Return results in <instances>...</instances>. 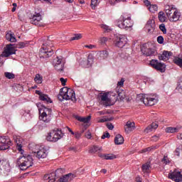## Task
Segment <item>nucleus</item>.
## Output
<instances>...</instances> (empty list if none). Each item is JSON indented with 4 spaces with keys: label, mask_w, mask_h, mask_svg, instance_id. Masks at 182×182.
I'll list each match as a JSON object with an SVG mask.
<instances>
[{
    "label": "nucleus",
    "mask_w": 182,
    "mask_h": 182,
    "mask_svg": "<svg viewBox=\"0 0 182 182\" xmlns=\"http://www.w3.org/2000/svg\"><path fill=\"white\" fill-rule=\"evenodd\" d=\"M58 97L60 102H62V100H72V102H76L75 91L70 88H68V87H64L60 89Z\"/></svg>",
    "instance_id": "nucleus-1"
},
{
    "label": "nucleus",
    "mask_w": 182,
    "mask_h": 182,
    "mask_svg": "<svg viewBox=\"0 0 182 182\" xmlns=\"http://www.w3.org/2000/svg\"><path fill=\"white\" fill-rule=\"evenodd\" d=\"M49 48H52V41L49 39V38H47L46 41H43V46L40 49L41 59L50 58V56L53 55V50Z\"/></svg>",
    "instance_id": "nucleus-2"
},
{
    "label": "nucleus",
    "mask_w": 182,
    "mask_h": 182,
    "mask_svg": "<svg viewBox=\"0 0 182 182\" xmlns=\"http://www.w3.org/2000/svg\"><path fill=\"white\" fill-rule=\"evenodd\" d=\"M17 164L19 166L20 170H28L33 166V159L31 155H23L18 159Z\"/></svg>",
    "instance_id": "nucleus-3"
},
{
    "label": "nucleus",
    "mask_w": 182,
    "mask_h": 182,
    "mask_svg": "<svg viewBox=\"0 0 182 182\" xmlns=\"http://www.w3.org/2000/svg\"><path fill=\"white\" fill-rule=\"evenodd\" d=\"M165 12L171 22H177L180 19L181 13L174 6L166 5L165 6Z\"/></svg>",
    "instance_id": "nucleus-4"
},
{
    "label": "nucleus",
    "mask_w": 182,
    "mask_h": 182,
    "mask_svg": "<svg viewBox=\"0 0 182 182\" xmlns=\"http://www.w3.org/2000/svg\"><path fill=\"white\" fill-rule=\"evenodd\" d=\"M117 23V26H119L121 29H126L127 31L133 26V21H132V18H124L123 16L120 17Z\"/></svg>",
    "instance_id": "nucleus-5"
},
{
    "label": "nucleus",
    "mask_w": 182,
    "mask_h": 182,
    "mask_svg": "<svg viewBox=\"0 0 182 182\" xmlns=\"http://www.w3.org/2000/svg\"><path fill=\"white\" fill-rule=\"evenodd\" d=\"M140 100L143 102L145 106H154L159 102V97L156 95L151 96L142 94Z\"/></svg>",
    "instance_id": "nucleus-6"
},
{
    "label": "nucleus",
    "mask_w": 182,
    "mask_h": 182,
    "mask_svg": "<svg viewBox=\"0 0 182 182\" xmlns=\"http://www.w3.org/2000/svg\"><path fill=\"white\" fill-rule=\"evenodd\" d=\"M43 111L40 115V120H43L45 123H49L52 119V109L43 107Z\"/></svg>",
    "instance_id": "nucleus-7"
},
{
    "label": "nucleus",
    "mask_w": 182,
    "mask_h": 182,
    "mask_svg": "<svg viewBox=\"0 0 182 182\" xmlns=\"http://www.w3.org/2000/svg\"><path fill=\"white\" fill-rule=\"evenodd\" d=\"M149 65L156 70L164 73L166 72V65L159 62L157 60H151Z\"/></svg>",
    "instance_id": "nucleus-8"
},
{
    "label": "nucleus",
    "mask_w": 182,
    "mask_h": 182,
    "mask_svg": "<svg viewBox=\"0 0 182 182\" xmlns=\"http://www.w3.org/2000/svg\"><path fill=\"white\" fill-rule=\"evenodd\" d=\"M30 22L33 25H36V26H45V23L42 22V16L39 13H37L31 16V17L30 18Z\"/></svg>",
    "instance_id": "nucleus-9"
},
{
    "label": "nucleus",
    "mask_w": 182,
    "mask_h": 182,
    "mask_svg": "<svg viewBox=\"0 0 182 182\" xmlns=\"http://www.w3.org/2000/svg\"><path fill=\"white\" fill-rule=\"evenodd\" d=\"M126 43H127V38H124V36L122 35H118L115 36V38H114L115 46H117V48H124Z\"/></svg>",
    "instance_id": "nucleus-10"
},
{
    "label": "nucleus",
    "mask_w": 182,
    "mask_h": 182,
    "mask_svg": "<svg viewBox=\"0 0 182 182\" xmlns=\"http://www.w3.org/2000/svg\"><path fill=\"white\" fill-rule=\"evenodd\" d=\"M14 44H8L6 46V49H4V52L1 55V58H9L11 55H15L16 52L15 51V48H14Z\"/></svg>",
    "instance_id": "nucleus-11"
},
{
    "label": "nucleus",
    "mask_w": 182,
    "mask_h": 182,
    "mask_svg": "<svg viewBox=\"0 0 182 182\" xmlns=\"http://www.w3.org/2000/svg\"><path fill=\"white\" fill-rule=\"evenodd\" d=\"M168 178H171V180H173L176 182H181L182 181V175L181 172L177 171V169H175L172 173H168Z\"/></svg>",
    "instance_id": "nucleus-12"
},
{
    "label": "nucleus",
    "mask_w": 182,
    "mask_h": 182,
    "mask_svg": "<svg viewBox=\"0 0 182 182\" xmlns=\"http://www.w3.org/2000/svg\"><path fill=\"white\" fill-rule=\"evenodd\" d=\"M53 63L56 70H58L59 72L63 71L65 63L62 62V58H59V57H57L53 60Z\"/></svg>",
    "instance_id": "nucleus-13"
},
{
    "label": "nucleus",
    "mask_w": 182,
    "mask_h": 182,
    "mask_svg": "<svg viewBox=\"0 0 182 182\" xmlns=\"http://www.w3.org/2000/svg\"><path fill=\"white\" fill-rule=\"evenodd\" d=\"M0 170L1 171H11V165L9 164V161L6 159H2L0 161Z\"/></svg>",
    "instance_id": "nucleus-14"
},
{
    "label": "nucleus",
    "mask_w": 182,
    "mask_h": 182,
    "mask_svg": "<svg viewBox=\"0 0 182 182\" xmlns=\"http://www.w3.org/2000/svg\"><path fill=\"white\" fill-rule=\"evenodd\" d=\"M146 28L149 33H153L156 29V21L154 19H149L146 25Z\"/></svg>",
    "instance_id": "nucleus-15"
},
{
    "label": "nucleus",
    "mask_w": 182,
    "mask_h": 182,
    "mask_svg": "<svg viewBox=\"0 0 182 182\" xmlns=\"http://www.w3.org/2000/svg\"><path fill=\"white\" fill-rule=\"evenodd\" d=\"M53 136V141H58V140H60L62 137H63V134L62 133V130H59V129H55L52 131Z\"/></svg>",
    "instance_id": "nucleus-16"
},
{
    "label": "nucleus",
    "mask_w": 182,
    "mask_h": 182,
    "mask_svg": "<svg viewBox=\"0 0 182 182\" xmlns=\"http://www.w3.org/2000/svg\"><path fill=\"white\" fill-rule=\"evenodd\" d=\"M34 156L37 157V159H46L48 156V151L45 149V148L40 149L37 152H34Z\"/></svg>",
    "instance_id": "nucleus-17"
},
{
    "label": "nucleus",
    "mask_w": 182,
    "mask_h": 182,
    "mask_svg": "<svg viewBox=\"0 0 182 182\" xmlns=\"http://www.w3.org/2000/svg\"><path fill=\"white\" fill-rule=\"evenodd\" d=\"M99 99L102 102H105V106H110V99L109 98V92H101L98 95Z\"/></svg>",
    "instance_id": "nucleus-18"
},
{
    "label": "nucleus",
    "mask_w": 182,
    "mask_h": 182,
    "mask_svg": "<svg viewBox=\"0 0 182 182\" xmlns=\"http://www.w3.org/2000/svg\"><path fill=\"white\" fill-rule=\"evenodd\" d=\"M171 56H173L171 51L164 50L162 54L159 55V60H168Z\"/></svg>",
    "instance_id": "nucleus-19"
},
{
    "label": "nucleus",
    "mask_w": 182,
    "mask_h": 182,
    "mask_svg": "<svg viewBox=\"0 0 182 182\" xmlns=\"http://www.w3.org/2000/svg\"><path fill=\"white\" fill-rule=\"evenodd\" d=\"M76 177V175L73 173H68L65 176H63L61 178H59L60 182H70L73 178Z\"/></svg>",
    "instance_id": "nucleus-20"
},
{
    "label": "nucleus",
    "mask_w": 182,
    "mask_h": 182,
    "mask_svg": "<svg viewBox=\"0 0 182 182\" xmlns=\"http://www.w3.org/2000/svg\"><path fill=\"white\" fill-rule=\"evenodd\" d=\"M141 52L144 55H145V56H156L157 54L156 50L151 48H141Z\"/></svg>",
    "instance_id": "nucleus-21"
},
{
    "label": "nucleus",
    "mask_w": 182,
    "mask_h": 182,
    "mask_svg": "<svg viewBox=\"0 0 182 182\" xmlns=\"http://www.w3.org/2000/svg\"><path fill=\"white\" fill-rule=\"evenodd\" d=\"M136 124L134 122H132L130 121H127L126 125L124 126V130L126 133H130V132H133L135 127Z\"/></svg>",
    "instance_id": "nucleus-22"
},
{
    "label": "nucleus",
    "mask_w": 182,
    "mask_h": 182,
    "mask_svg": "<svg viewBox=\"0 0 182 182\" xmlns=\"http://www.w3.org/2000/svg\"><path fill=\"white\" fill-rule=\"evenodd\" d=\"M14 141L17 146L18 151H22V143L23 139L21 136H14Z\"/></svg>",
    "instance_id": "nucleus-23"
},
{
    "label": "nucleus",
    "mask_w": 182,
    "mask_h": 182,
    "mask_svg": "<svg viewBox=\"0 0 182 182\" xmlns=\"http://www.w3.org/2000/svg\"><path fill=\"white\" fill-rule=\"evenodd\" d=\"M114 141L117 146H119L124 143V138L121 134H117L114 139Z\"/></svg>",
    "instance_id": "nucleus-24"
},
{
    "label": "nucleus",
    "mask_w": 182,
    "mask_h": 182,
    "mask_svg": "<svg viewBox=\"0 0 182 182\" xmlns=\"http://www.w3.org/2000/svg\"><path fill=\"white\" fill-rule=\"evenodd\" d=\"M159 127V124L157 123L153 122L151 124L148 126L144 131V133H150L152 130H156Z\"/></svg>",
    "instance_id": "nucleus-25"
},
{
    "label": "nucleus",
    "mask_w": 182,
    "mask_h": 182,
    "mask_svg": "<svg viewBox=\"0 0 182 182\" xmlns=\"http://www.w3.org/2000/svg\"><path fill=\"white\" fill-rule=\"evenodd\" d=\"M76 120H78V122H81L82 123H89L90 121V119H92L91 116H87L86 117H82L80 116H75V117Z\"/></svg>",
    "instance_id": "nucleus-26"
},
{
    "label": "nucleus",
    "mask_w": 182,
    "mask_h": 182,
    "mask_svg": "<svg viewBox=\"0 0 182 182\" xmlns=\"http://www.w3.org/2000/svg\"><path fill=\"white\" fill-rule=\"evenodd\" d=\"M0 143H1V144H12V141H11L9 137L6 136H0Z\"/></svg>",
    "instance_id": "nucleus-27"
},
{
    "label": "nucleus",
    "mask_w": 182,
    "mask_h": 182,
    "mask_svg": "<svg viewBox=\"0 0 182 182\" xmlns=\"http://www.w3.org/2000/svg\"><path fill=\"white\" fill-rule=\"evenodd\" d=\"M151 168V166H150V163L149 162L144 164L141 166L143 173H150Z\"/></svg>",
    "instance_id": "nucleus-28"
},
{
    "label": "nucleus",
    "mask_w": 182,
    "mask_h": 182,
    "mask_svg": "<svg viewBox=\"0 0 182 182\" xmlns=\"http://www.w3.org/2000/svg\"><path fill=\"white\" fill-rule=\"evenodd\" d=\"M98 55L100 59H102V60L107 59V58H109V51L104 50L100 51L98 53Z\"/></svg>",
    "instance_id": "nucleus-29"
},
{
    "label": "nucleus",
    "mask_w": 182,
    "mask_h": 182,
    "mask_svg": "<svg viewBox=\"0 0 182 182\" xmlns=\"http://www.w3.org/2000/svg\"><path fill=\"white\" fill-rule=\"evenodd\" d=\"M117 93L120 100H124V99H126V92H124V90L119 89L118 90H117Z\"/></svg>",
    "instance_id": "nucleus-30"
},
{
    "label": "nucleus",
    "mask_w": 182,
    "mask_h": 182,
    "mask_svg": "<svg viewBox=\"0 0 182 182\" xmlns=\"http://www.w3.org/2000/svg\"><path fill=\"white\" fill-rule=\"evenodd\" d=\"M159 145H153L151 146H149L148 148H145L141 151V153H147V151H153V150H156L159 149Z\"/></svg>",
    "instance_id": "nucleus-31"
},
{
    "label": "nucleus",
    "mask_w": 182,
    "mask_h": 182,
    "mask_svg": "<svg viewBox=\"0 0 182 182\" xmlns=\"http://www.w3.org/2000/svg\"><path fill=\"white\" fill-rule=\"evenodd\" d=\"M39 98L40 100H42L43 102H46V103H52V100H50V98L45 94L41 95Z\"/></svg>",
    "instance_id": "nucleus-32"
},
{
    "label": "nucleus",
    "mask_w": 182,
    "mask_h": 182,
    "mask_svg": "<svg viewBox=\"0 0 182 182\" xmlns=\"http://www.w3.org/2000/svg\"><path fill=\"white\" fill-rule=\"evenodd\" d=\"M6 41H9V42H16V38H15V36L11 33L6 34Z\"/></svg>",
    "instance_id": "nucleus-33"
},
{
    "label": "nucleus",
    "mask_w": 182,
    "mask_h": 182,
    "mask_svg": "<svg viewBox=\"0 0 182 182\" xmlns=\"http://www.w3.org/2000/svg\"><path fill=\"white\" fill-rule=\"evenodd\" d=\"M165 132L166 133H177L178 132V128L169 127L165 129Z\"/></svg>",
    "instance_id": "nucleus-34"
},
{
    "label": "nucleus",
    "mask_w": 182,
    "mask_h": 182,
    "mask_svg": "<svg viewBox=\"0 0 182 182\" xmlns=\"http://www.w3.org/2000/svg\"><path fill=\"white\" fill-rule=\"evenodd\" d=\"M158 18L160 21V22H166V15L164 14V12L160 11L158 14Z\"/></svg>",
    "instance_id": "nucleus-35"
},
{
    "label": "nucleus",
    "mask_w": 182,
    "mask_h": 182,
    "mask_svg": "<svg viewBox=\"0 0 182 182\" xmlns=\"http://www.w3.org/2000/svg\"><path fill=\"white\" fill-rule=\"evenodd\" d=\"M100 1L102 0H91L90 6L92 9H96V6L100 4Z\"/></svg>",
    "instance_id": "nucleus-36"
},
{
    "label": "nucleus",
    "mask_w": 182,
    "mask_h": 182,
    "mask_svg": "<svg viewBox=\"0 0 182 182\" xmlns=\"http://www.w3.org/2000/svg\"><path fill=\"white\" fill-rule=\"evenodd\" d=\"M102 150V148H100L97 146H92L90 150H89V153H92V154H95V153H97V151Z\"/></svg>",
    "instance_id": "nucleus-37"
},
{
    "label": "nucleus",
    "mask_w": 182,
    "mask_h": 182,
    "mask_svg": "<svg viewBox=\"0 0 182 182\" xmlns=\"http://www.w3.org/2000/svg\"><path fill=\"white\" fill-rule=\"evenodd\" d=\"M116 159V155L113 154H107L105 156V160H114Z\"/></svg>",
    "instance_id": "nucleus-38"
},
{
    "label": "nucleus",
    "mask_w": 182,
    "mask_h": 182,
    "mask_svg": "<svg viewBox=\"0 0 182 182\" xmlns=\"http://www.w3.org/2000/svg\"><path fill=\"white\" fill-rule=\"evenodd\" d=\"M148 9L149 11H150V12L154 13L157 11V10L159 9V7L156 4H151Z\"/></svg>",
    "instance_id": "nucleus-39"
},
{
    "label": "nucleus",
    "mask_w": 182,
    "mask_h": 182,
    "mask_svg": "<svg viewBox=\"0 0 182 182\" xmlns=\"http://www.w3.org/2000/svg\"><path fill=\"white\" fill-rule=\"evenodd\" d=\"M4 76L7 79H15V74L9 72L4 73Z\"/></svg>",
    "instance_id": "nucleus-40"
},
{
    "label": "nucleus",
    "mask_w": 182,
    "mask_h": 182,
    "mask_svg": "<svg viewBox=\"0 0 182 182\" xmlns=\"http://www.w3.org/2000/svg\"><path fill=\"white\" fill-rule=\"evenodd\" d=\"M28 42H20L17 44L16 48H18V49H22L26 46H28Z\"/></svg>",
    "instance_id": "nucleus-41"
},
{
    "label": "nucleus",
    "mask_w": 182,
    "mask_h": 182,
    "mask_svg": "<svg viewBox=\"0 0 182 182\" xmlns=\"http://www.w3.org/2000/svg\"><path fill=\"white\" fill-rule=\"evenodd\" d=\"M34 80L36 82V83L41 84L42 83L43 78L41 75L36 74Z\"/></svg>",
    "instance_id": "nucleus-42"
},
{
    "label": "nucleus",
    "mask_w": 182,
    "mask_h": 182,
    "mask_svg": "<svg viewBox=\"0 0 182 182\" xmlns=\"http://www.w3.org/2000/svg\"><path fill=\"white\" fill-rule=\"evenodd\" d=\"M159 29H160V31H161V32H163V33L164 35H166V33H167V29L166 28V25L164 23H161L159 26Z\"/></svg>",
    "instance_id": "nucleus-43"
},
{
    "label": "nucleus",
    "mask_w": 182,
    "mask_h": 182,
    "mask_svg": "<svg viewBox=\"0 0 182 182\" xmlns=\"http://www.w3.org/2000/svg\"><path fill=\"white\" fill-rule=\"evenodd\" d=\"M116 2H126V0H109V4L112 6L116 5Z\"/></svg>",
    "instance_id": "nucleus-44"
},
{
    "label": "nucleus",
    "mask_w": 182,
    "mask_h": 182,
    "mask_svg": "<svg viewBox=\"0 0 182 182\" xmlns=\"http://www.w3.org/2000/svg\"><path fill=\"white\" fill-rule=\"evenodd\" d=\"M11 146L12 144H3V145L0 146V150H8Z\"/></svg>",
    "instance_id": "nucleus-45"
},
{
    "label": "nucleus",
    "mask_w": 182,
    "mask_h": 182,
    "mask_svg": "<svg viewBox=\"0 0 182 182\" xmlns=\"http://www.w3.org/2000/svg\"><path fill=\"white\" fill-rule=\"evenodd\" d=\"M79 39H82V34L80 33L75 34L71 41H79Z\"/></svg>",
    "instance_id": "nucleus-46"
},
{
    "label": "nucleus",
    "mask_w": 182,
    "mask_h": 182,
    "mask_svg": "<svg viewBox=\"0 0 182 182\" xmlns=\"http://www.w3.org/2000/svg\"><path fill=\"white\" fill-rule=\"evenodd\" d=\"M90 58V55L88 56V60L84 61V63H87V67L89 68L90 66H92V63L93 62V60L90 59L89 60V58Z\"/></svg>",
    "instance_id": "nucleus-47"
},
{
    "label": "nucleus",
    "mask_w": 182,
    "mask_h": 182,
    "mask_svg": "<svg viewBox=\"0 0 182 182\" xmlns=\"http://www.w3.org/2000/svg\"><path fill=\"white\" fill-rule=\"evenodd\" d=\"M46 139L48 140V141H53V136H52V131L48 133Z\"/></svg>",
    "instance_id": "nucleus-48"
},
{
    "label": "nucleus",
    "mask_w": 182,
    "mask_h": 182,
    "mask_svg": "<svg viewBox=\"0 0 182 182\" xmlns=\"http://www.w3.org/2000/svg\"><path fill=\"white\" fill-rule=\"evenodd\" d=\"M157 42L158 43H160V45H161L162 43H164V38H163V36H158Z\"/></svg>",
    "instance_id": "nucleus-49"
},
{
    "label": "nucleus",
    "mask_w": 182,
    "mask_h": 182,
    "mask_svg": "<svg viewBox=\"0 0 182 182\" xmlns=\"http://www.w3.org/2000/svg\"><path fill=\"white\" fill-rule=\"evenodd\" d=\"M110 137V134L109 132L104 133L102 136H101V139L102 140H105V139H109Z\"/></svg>",
    "instance_id": "nucleus-50"
},
{
    "label": "nucleus",
    "mask_w": 182,
    "mask_h": 182,
    "mask_svg": "<svg viewBox=\"0 0 182 182\" xmlns=\"http://www.w3.org/2000/svg\"><path fill=\"white\" fill-rule=\"evenodd\" d=\"M68 151H73L74 153H77V148L76 146H71L68 148Z\"/></svg>",
    "instance_id": "nucleus-51"
},
{
    "label": "nucleus",
    "mask_w": 182,
    "mask_h": 182,
    "mask_svg": "<svg viewBox=\"0 0 182 182\" xmlns=\"http://www.w3.org/2000/svg\"><path fill=\"white\" fill-rule=\"evenodd\" d=\"M100 43H102V45H103L105 42H107V38H106V37H101L100 38Z\"/></svg>",
    "instance_id": "nucleus-52"
},
{
    "label": "nucleus",
    "mask_w": 182,
    "mask_h": 182,
    "mask_svg": "<svg viewBox=\"0 0 182 182\" xmlns=\"http://www.w3.org/2000/svg\"><path fill=\"white\" fill-rule=\"evenodd\" d=\"M107 127L109 130H113V129H114V126H113L112 123H107Z\"/></svg>",
    "instance_id": "nucleus-53"
},
{
    "label": "nucleus",
    "mask_w": 182,
    "mask_h": 182,
    "mask_svg": "<svg viewBox=\"0 0 182 182\" xmlns=\"http://www.w3.org/2000/svg\"><path fill=\"white\" fill-rule=\"evenodd\" d=\"M60 80L61 82V84L63 85V86H66V82H67V80L63 78V77H61L60 78Z\"/></svg>",
    "instance_id": "nucleus-54"
},
{
    "label": "nucleus",
    "mask_w": 182,
    "mask_h": 182,
    "mask_svg": "<svg viewBox=\"0 0 182 182\" xmlns=\"http://www.w3.org/2000/svg\"><path fill=\"white\" fill-rule=\"evenodd\" d=\"M101 28L105 29V31H110V28L105 24L101 25Z\"/></svg>",
    "instance_id": "nucleus-55"
},
{
    "label": "nucleus",
    "mask_w": 182,
    "mask_h": 182,
    "mask_svg": "<svg viewBox=\"0 0 182 182\" xmlns=\"http://www.w3.org/2000/svg\"><path fill=\"white\" fill-rule=\"evenodd\" d=\"M124 85V79L122 78L119 82H117V86H123Z\"/></svg>",
    "instance_id": "nucleus-56"
},
{
    "label": "nucleus",
    "mask_w": 182,
    "mask_h": 182,
    "mask_svg": "<svg viewBox=\"0 0 182 182\" xmlns=\"http://www.w3.org/2000/svg\"><path fill=\"white\" fill-rule=\"evenodd\" d=\"M85 137L87 139H92V133H90V132H87L85 134Z\"/></svg>",
    "instance_id": "nucleus-57"
},
{
    "label": "nucleus",
    "mask_w": 182,
    "mask_h": 182,
    "mask_svg": "<svg viewBox=\"0 0 182 182\" xmlns=\"http://www.w3.org/2000/svg\"><path fill=\"white\" fill-rule=\"evenodd\" d=\"M144 3L145 4L146 6H147V8L149 9V7L151 5L150 1H149V0H144Z\"/></svg>",
    "instance_id": "nucleus-58"
},
{
    "label": "nucleus",
    "mask_w": 182,
    "mask_h": 182,
    "mask_svg": "<svg viewBox=\"0 0 182 182\" xmlns=\"http://www.w3.org/2000/svg\"><path fill=\"white\" fill-rule=\"evenodd\" d=\"M178 90L179 93H181L182 95V80L181 81V84L178 87Z\"/></svg>",
    "instance_id": "nucleus-59"
},
{
    "label": "nucleus",
    "mask_w": 182,
    "mask_h": 182,
    "mask_svg": "<svg viewBox=\"0 0 182 182\" xmlns=\"http://www.w3.org/2000/svg\"><path fill=\"white\" fill-rule=\"evenodd\" d=\"M75 139H80L82 134H80L79 132H77L75 134Z\"/></svg>",
    "instance_id": "nucleus-60"
},
{
    "label": "nucleus",
    "mask_w": 182,
    "mask_h": 182,
    "mask_svg": "<svg viewBox=\"0 0 182 182\" xmlns=\"http://www.w3.org/2000/svg\"><path fill=\"white\" fill-rule=\"evenodd\" d=\"M105 122H107V118L100 119L98 121V123H105Z\"/></svg>",
    "instance_id": "nucleus-61"
},
{
    "label": "nucleus",
    "mask_w": 182,
    "mask_h": 182,
    "mask_svg": "<svg viewBox=\"0 0 182 182\" xmlns=\"http://www.w3.org/2000/svg\"><path fill=\"white\" fill-rule=\"evenodd\" d=\"M158 140H159V136H152L153 141H157Z\"/></svg>",
    "instance_id": "nucleus-62"
},
{
    "label": "nucleus",
    "mask_w": 182,
    "mask_h": 182,
    "mask_svg": "<svg viewBox=\"0 0 182 182\" xmlns=\"http://www.w3.org/2000/svg\"><path fill=\"white\" fill-rule=\"evenodd\" d=\"M106 119H107V122H112V120L114 119V117H108V118H106Z\"/></svg>",
    "instance_id": "nucleus-63"
},
{
    "label": "nucleus",
    "mask_w": 182,
    "mask_h": 182,
    "mask_svg": "<svg viewBox=\"0 0 182 182\" xmlns=\"http://www.w3.org/2000/svg\"><path fill=\"white\" fill-rule=\"evenodd\" d=\"M177 138L178 139V140H182V133L178 134Z\"/></svg>",
    "instance_id": "nucleus-64"
}]
</instances>
